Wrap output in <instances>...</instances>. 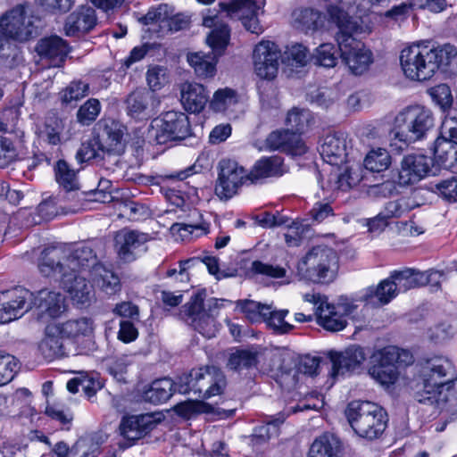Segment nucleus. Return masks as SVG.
<instances>
[{"label":"nucleus","instance_id":"1","mask_svg":"<svg viewBox=\"0 0 457 457\" xmlns=\"http://www.w3.org/2000/svg\"><path fill=\"white\" fill-rule=\"evenodd\" d=\"M329 22L334 37L337 43L342 62L354 75L366 72L373 62L372 52L356 39V36L364 32L363 26L357 18L350 16L338 7L328 9Z\"/></svg>","mask_w":457,"mask_h":457},{"label":"nucleus","instance_id":"2","mask_svg":"<svg viewBox=\"0 0 457 457\" xmlns=\"http://www.w3.org/2000/svg\"><path fill=\"white\" fill-rule=\"evenodd\" d=\"M98 265L93 247L89 244H79L69 248L53 245L44 249L38 268L43 275L50 277L69 271L81 274L90 268L94 270Z\"/></svg>","mask_w":457,"mask_h":457},{"label":"nucleus","instance_id":"3","mask_svg":"<svg viewBox=\"0 0 457 457\" xmlns=\"http://www.w3.org/2000/svg\"><path fill=\"white\" fill-rule=\"evenodd\" d=\"M337 253L325 245L312 247L297 262L296 276L314 284H329L338 272Z\"/></svg>","mask_w":457,"mask_h":457},{"label":"nucleus","instance_id":"4","mask_svg":"<svg viewBox=\"0 0 457 457\" xmlns=\"http://www.w3.org/2000/svg\"><path fill=\"white\" fill-rule=\"evenodd\" d=\"M205 296V290L193 294L179 310V316L204 337L212 338L217 332L215 317L228 301L211 298L204 303Z\"/></svg>","mask_w":457,"mask_h":457},{"label":"nucleus","instance_id":"5","mask_svg":"<svg viewBox=\"0 0 457 457\" xmlns=\"http://www.w3.org/2000/svg\"><path fill=\"white\" fill-rule=\"evenodd\" d=\"M203 25L207 28H212L207 37V44L212 50L211 54L203 53H193L187 55V61L198 77H213L216 72L217 56L220 55L226 48L230 30L227 24L219 23L218 15H209L204 17Z\"/></svg>","mask_w":457,"mask_h":457},{"label":"nucleus","instance_id":"6","mask_svg":"<svg viewBox=\"0 0 457 457\" xmlns=\"http://www.w3.org/2000/svg\"><path fill=\"white\" fill-rule=\"evenodd\" d=\"M345 415L354 432L369 440L378 438L387 425L386 411L369 401L351 402L347 405Z\"/></svg>","mask_w":457,"mask_h":457},{"label":"nucleus","instance_id":"7","mask_svg":"<svg viewBox=\"0 0 457 457\" xmlns=\"http://www.w3.org/2000/svg\"><path fill=\"white\" fill-rule=\"evenodd\" d=\"M175 384L180 394L192 393L198 398L207 399L223 392L226 378L220 369L215 366H204L182 374Z\"/></svg>","mask_w":457,"mask_h":457},{"label":"nucleus","instance_id":"8","mask_svg":"<svg viewBox=\"0 0 457 457\" xmlns=\"http://www.w3.org/2000/svg\"><path fill=\"white\" fill-rule=\"evenodd\" d=\"M432 112L422 105L404 108L395 118L391 135L408 145L422 139L434 127Z\"/></svg>","mask_w":457,"mask_h":457},{"label":"nucleus","instance_id":"9","mask_svg":"<svg viewBox=\"0 0 457 457\" xmlns=\"http://www.w3.org/2000/svg\"><path fill=\"white\" fill-rule=\"evenodd\" d=\"M38 17L28 3L18 4L0 16V34L4 37L26 42L39 34Z\"/></svg>","mask_w":457,"mask_h":457},{"label":"nucleus","instance_id":"10","mask_svg":"<svg viewBox=\"0 0 457 457\" xmlns=\"http://www.w3.org/2000/svg\"><path fill=\"white\" fill-rule=\"evenodd\" d=\"M191 135V126L186 113L169 111L154 119L148 128V138L157 145L181 141Z\"/></svg>","mask_w":457,"mask_h":457},{"label":"nucleus","instance_id":"11","mask_svg":"<svg viewBox=\"0 0 457 457\" xmlns=\"http://www.w3.org/2000/svg\"><path fill=\"white\" fill-rule=\"evenodd\" d=\"M436 55L427 46L412 45L402 50L400 64L404 75L416 81L430 79L436 72Z\"/></svg>","mask_w":457,"mask_h":457},{"label":"nucleus","instance_id":"12","mask_svg":"<svg viewBox=\"0 0 457 457\" xmlns=\"http://www.w3.org/2000/svg\"><path fill=\"white\" fill-rule=\"evenodd\" d=\"M454 376V368L451 361L443 356H434L427 359L422 364L420 378L422 379V389L415 394V399L419 402V397L422 395H430L445 383L451 380Z\"/></svg>","mask_w":457,"mask_h":457},{"label":"nucleus","instance_id":"13","mask_svg":"<svg viewBox=\"0 0 457 457\" xmlns=\"http://www.w3.org/2000/svg\"><path fill=\"white\" fill-rule=\"evenodd\" d=\"M218 5L227 17L241 21L248 31L257 35L262 33L258 15L265 5V0H222Z\"/></svg>","mask_w":457,"mask_h":457},{"label":"nucleus","instance_id":"14","mask_svg":"<svg viewBox=\"0 0 457 457\" xmlns=\"http://www.w3.org/2000/svg\"><path fill=\"white\" fill-rule=\"evenodd\" d=\"M249 180L248 172L236 161L223 159L219 162L215 194L220 200H228L237 194L240 187Z\"/></svg>","mask_w":457,"mask_h":457},{"label":"nucleus","instance_id":"15","mask_svg":"<svg viewBox=\"0 0 457 457\" xmlns=\"http://www.w3.org/2000/svg\"><path fill=\"white\" fill-rule=\"evenodd\" d=\"M96 129L95 135L105 147L108 159H114V162L118 163L119 157L125 151L123 137L126 127L114 119L104 118L96 123Z\"/></svg>","mask_w":457,"mask_h":457},{"label":"nucleus","instance_id":"16","mask_svg":"<svg viewBox=\"0 0 457 457\" xmlns=\"http://www.w3.org/2000/svg\"><path fill=\"white\" fill-rule=\"evenodd\" d=\"M281 51L271 41H261L253 49V60L256 75L262 79H273L278 71Z\"/></svg>","mask_w":457,"mask_h":457},{"label":"nucleus","instance_id":"17","mask_svg":"<svg viewBox=\"0 0 457 457\" xmlns=\"http://www.w3.org/2000/svg\"><path fill=\"white\" fill-rule=\"evenodd\" d=\"M160 421L153 413L123 417L119 426L120 435L126 442L120 443L123 448L131 446L136 441L150 433Z\"/></svg>","mask_w":457,"mask_h":457},{"label":"nucleus","instance_id":"18","mask_svg":"<svg viewBox=\"0 0 457 457\" xmlns=\"http://www.w3.org/2000/svg\"><path fill=\"white\" fill-rule=\"evenodd\" d=\"M52 276L60 277L63 288L70 295L73 303L79 308L87 307L95 301L93 285L80 273L69 271L52 274Z\"/></svg>","mask_w":457,"mask_h":457},{"label":"nucleus","instance_id":"19","mask_svg":"<svg viewBox=\"0 0 457 457\" xmlns=\"http://www.w3.org/2000/svg\"><path fill=\"white\" fill-rule=\"evenodd\" d=\"M262 144L258 146L261 151H278L292 155H302L307 151L301 137L286 129L271 131Z\"/></svg>","mask_w":457,"mask_h":457},{"label":"nucleus","instance_id":"20","mask_svg":"<svg viewBox=\"0 0 457 457\" xmlns=\"http://www.w3.org/2000/svg\"><path fill=\"white\" fill-rule=\"evenodd\" d=\"M433 159L423 154H408L401 162L398 182L401 186L413 185L427 177Z\"/></svg>","mask_w":457,"mask_h":457},{"label":"nucleus","instance_id":"21","mask_svg":"<svg viewBox=\"0 0 457 457\" xmlns=\"http://www.w3.org/2000/svg\"><path fill=\"white\" fill-rule=\"evenodd\" d=\"M151 239L147 233L129 228H122L115 233L114 248L120 260L132 262L137 257V250Z\"/></svg>","mask_w":457,"mask_h":457},{"label":"nucleus","instance_id":"22","mask_svg":"<svg viewBox=\"0 0 457 457\" xmlns=\"http://www.w3.org/2000/svg\"><path fill=\"white\" fill-rule=\"evenodd\" d=\"M328 357L332 362L331 376L336 378L359 369L366 360V353L362 347L351 345L343 352H329Z\"/></svg>","mask_w":457,"mask_h":457},{"label":"nucleus","instance_id":"23","mask_svg":"<svg viewBox=\"0 0 457 457\" xmlns=\"http://www.w3.org/2000/svg\"><path fill=\"white\" fill-rule=\"evenodd\" d=\"M96 24L97 17L95 9L82 5L67 16L63 29L66 36L79 37L89 33Z\"/></svg>","mask_w":457,"mask_h":457},{"label":"nucleus","instance_id":"24","mask_svg":"<svg viewBox=\"0 0 457 457\" xmlns=\"http://www.w3.org/2000/svg\"><path fill=\"white\" fill-rule=\"evenodd\" d=\"M33 308L38 320L55 319L64 311V298L60 293L43 289L34 293Z\"/></svg>","mask_w":457,"mask_h":457},{"label":"nucleus","instance_id":"25","mask_svg":"<svg viewBox=\"0 0 457 457\" xmlns=\"http://www.w3.org/2000/svg\"><path fill=\"white\" fill-rule=\"evenodd\" d=\"M128 114L135 119H146L154 115L160 101L154 92L146 89L136 90L126 100Z\"/></svg>","mask_w":457,"mask_h":457},{"label":"nucleus","instance_id":"26","mask_svg":"<svg viewBox=\"0 0 457 457\" xmlns=\"http://www.w3.org/2000/svg\"><path fill=\"white\" fill-rule=\"evenodd\" d=\"M7 305L10 321L21 318L24 313L33 309L34 293L18 287L10 291L3 292Z\"/></svg>","mask_w":457,"mask_h":457},{"label":"nucleus","instance_id":"27","mask_svg":"<svg viewBox=\"0 0 457 457\" xmlns=\"http://www.w3.org/2000/svg\"><path fill=\"white\" fill-rule=\"evenodd\" d=\"M76 159L80 163L94 161L97 165L103 166L107 170H112L114 165L118 164L114 162V159H108L105 147L96 135L81 144L77 151Z\"/></svg>","mask_w":457,"mask_h":457},{"label":"nucleus","instance_id":"28","mask_svg":"<svg viewBox=\"0 0 457 457\" xmlns=\"http://www.w3.org/2000/svg\"><path fill=\"white\" fill-rule=\"evenodd\" d=\"M63 337L57 324H49L46 327L45 337L38 345V349L46 360L53 361L67 355Z\"/></svg>","mask_w":457,"mask_h":457},{"label":"nucleus","instance_id":"29","mask_svg":"<svg viewBox=\"0 0 457 457\" xmlns=\"http://www.w3.org/2000/svg\"><path fill=\"white\" fill-rule=\"evenodd\" d=\"M436 394L419 397V403L435 405L437 409L453 411L457 409V379L453 378L437 389Z\"/></svg>","mask_w":457,"mask_h":457},{"label":"nucleus","instance_id":"30","mask_svg":"<svg viewBox=\"0 0 457 457\" xmlns=\"http://www.w3.org/2000/svg\"><path fill=\"white\" fill-rule=\"evenodd\" d=\"M320 153L324 162L339 165L345 162L346 139L343 133L328 134L323 138Z\"/></svg>","mask_w":457,"mask_h":457},{"label":"nucleus","instance_id":"31","mask_svg":"<svg viewBox=\"0 0 457 457\" xmlns=\"http://www.w3.org/2000/svg\"><path fill=\"white\" fill-rule=\"evenodd\" d=\"M286 172L287 169L284 164V159L278 155H273L258 160L248 172V179L252 183H256L264 179L281 177Z\"/></svg>","mask_w":457,"mask_h":457},{"label":"nucleus","instance_id":"32","mask_svg":"<svg viewBox=\"0 0 457 457\" xmlns=\"http://www.w3.org/2000/svg\"><path fill=\"white\" fill-rule=\"evenodd\" d=\"M36 50L42 58L49 60L53 66H60L69 53V46L62 37L52 36L40 39Z\"/></svg>","mask_w":457,"mask_h":457},{"label":"nucleus","instance_id":"33","mask_svg":"<svg viewBox=\"0 0 457 457\" xmlns=\"http://www.w3.org/2000/svg\"><path fill=\"white\" fill-rule=\"evenodd\" d=\"M342 311L345 313L351 312L349 307L341 304L335 306L329 303L323 305L321 303L317 309L318 323L329 331L342 330L347 323L345 315L341 313Z\"/></svg>","mask_w":457,"mask_h":457},{"label":"nucleus","instance_id":"34","mask_svg":"<svg viewBox=\"0 0 457 457\" xmlns=\"http://www.w3.org/2000/svg\"><path fill=\"white\" fill-rule=\"evenodd\" d=\"M209 100V94L204 87L198 83H185L181 87V104L193 113L202 112Z\"/></svg>","mask_w":457,"mask_h":457},{"label":"nucleus","instance_id":"35","mask_svg":"<svg viewBox=\"0 0 457 457\" xmlns=\"http://www.w3.org/2000/svg\"><path fill=\"white\" fill-rule=\"evenodd\" d=\"M395 285L389 278L382 280L377 287H370L361 296L366 305L381 307L389 303L397 295Z\"/></svg>","mask_w":457,"mask_h":457},{"label":"nucleus","instance_id":"36","mask_svg":"<svg viewBox=\"0 0 457 457\" xmlns=\"http://www.w3.org/2000/svg\"><path fill=\"white\" fill-rule=\"evenodd\" d=\"M53 452L56 457H96L100 453V445L91 439H79L70 448L61 441L55 444Z\"/></svg>","mask_w":457,"mask_h":457},{"label":"nucleus","instance_id":"37","mask_svg":"<svg viewBox=\"0 0 457 457\" xmlns=\"http://www.w3.org/2000/svg\"><path fill=\"white\" fill-rule=\"evenodd\" d=\"M63 130V120L58 116L52 114L46 117L42 124L37 126L36 134L40 144L57 146L62 144Z\"/></svg>","mask_w":457,"mask_h":457},{"label":"nucleus","instance_id":"38","mask_svg":"<svg viewBox=\"0 0 457 457\" xmlns=\"http://www.w3.org/2000/svg\"><path fill=\"white\" fill-rule=\"evenodd\" d=\"M373 363H379L384 366L406 367L413 363L414 358L409 350L401 349L394 345H388L373 353L371 357Z\"/></svg>","mask_w":457,"mask_h":457},{"label":"nucleus","instance_id":"39","mask_svg":"<svg viewBox=\"0 0 457 457\" xmlns=\"http://www.w3.org/2000/svg\"><path fill=\"white\" fill-rule=\"evenodd\" d=\"M308 457H342V443L335 435L325 433L313 441Z\"/></svg>","mask_w":457,"mask_h":457},{"label":"nucleus","instance_id":"40","mask_svg":"<svg viewBox=\"0 0 457 457\" xmlns=\"http://www.w3.org/2000/svg\"><path fill=\"white\" fill-rule=\"evenodd\" d=\"M54 173L57 183L65 191L67 197L71 195L75 200L79 190L77 171L66 161L59 160L54 167Z\"/></svg>","mask_w":457,"mask_h":457},{"label":"nucleus","instance_id":"41","mask_svg":"<svg viewBox=\"0 0 457 457\" xmlns=\"http://www.w3.org/2000/svg\"><path fill=\"white\" fill-rule=\"evenodd\" d=\"M436 65V71L441 70L442 72L449 75H457V47L451 44H445L437 47L430 49Z\"/></svg>","mask_w":457,"mask_h":457},{"label":"nucleus","instance_id":"42","mask_svg":"<svg viewBox=\"0 0 457 457\" xmlns=\"http://www.w3.org/2000/svg\"><path fill=\"white\" fill-rule=\"evenodd\" d=\"M433 154L439 165L445 169L457 167V145L442 135L438 137L434 144Z\"/></svg>","mask_w":457,"mask_h":457},{"label":"nucleus","instance_id":"43","mask_svg":"<svg viewBox=\"0 0 457 457\" xmlns=\"http://www.w3.org/2000/svg\"><path fill=\"white\" fill-rule=\"evenodd\" d=\"M176 384L169 378H162L154 380L143 394V398L145 402L159 404L165 403L173 395L176 390L174 388Z\"/></svg>","mask_w":457,"mask_h":457},{"label":"nucleus","instance_id":"44","mask_svg":"<svg viewBox=\"0 0 457 457\" xmlns=\"http://www.w3.org/2000/svg\"><path fill=\"white\" fill-rule=\"evenodd\" d=\"M57 326L62 332L63 337L71 339L90 337L95 328L94 320L87 317L69 320L65 322L58 323Z\"/></svg>","mask_w":457,"mask_h":457},{"label":"nucleus","instance_id":"45","mask_svg":"<svg viewBox=\"0 0 457 457\" xmlns=\"http://www.w3.org/2000/svg\"><path fill=\"white\" fill-rule=\"evenodd\" d=\"M91 276L95 284L106 295H112L120 290L119 277L103 265L96 266Z\"/></svg>","mask_w":457,"mask_h":457},{"label":"nucleus","instance_id":"46","mask_svg":"<svg viewBox=\"0 0 457 457\" xmlns=\"http://www.w3.org/2000/svg\"><path fill=\"white\" fill-rule=\"evenodd\" d=\"M259 353L254 347L237 348L228 357V367L233 370L251 369L258 363Z\"/></svg>","mask_w":457,"mask_h":457},{"label":"nucleus","instance_id":"47","mask_svg":"<svg viewBox=\"0 0 457 457\" xmlns=\"http://www.w3.org/2000/svg\"><path fill=\"white\" fill-rule=\"evenodd\" d=\"M312 120V113L308 109L294 107L288 111L286 117L285 124L287 127L286 129L300 136L309 128Z\"/></svg>","mask_w":457,"mask_h":457},{"label":"nucleus","instance_id":"48","mask_svg":"<svg viewBox=\"0 0 457 457\" xmlns=\"http://www.w3.org/2000/svg\"><path fill=\"white\" fill-rule=\"evenodd\" d=\"M0 34V64L12 69L23 62L20 47Z\"/></svg>","mask_w":457,"mask_h":457},{"label":"nucleus","instance_id":"49","mask_svg":"<svg viewBox=\"0 0 457 457\" xmlns=\"http://www.w3.org/2000/svg\"><path fill=\"white\" fill-rule=\"evenodd\" d=\"M249 271L253 275H261L270 278H284L280 283L281 285H287L291 283L290 278L287 275V270L278 265L265 263L261 261H253Z\"/></svg>","mask_w":457,"mask_h":457},{"label":"nucleus","instance_id":"50","mask_svg":"<svg viewBox=\"0 0 457 457\" xmlns=\"http://www.w3.org/2000/svg\"><path fill=\"white\" fill-rule=\"evenodd\" d=\"M392 283L395 285V290L398 293L405 292L411 288L420 286V271L411 269L404 270H395L389 277Z\"/></svg>","mask_w":457,"mask_h":457},{"label":"nucleus","instance_id":"51","mask_svg":"<svg viewBox=\"0 0 457 457\" xmlns=\"http://www.w3.org/2000/svg\"><path fill=\"white\" fill-rule=\"evenodd\" d=\"M285 420L284 415L279 414L278 417H270L264 424L254 428L252 436V441L255 445H261L267 442L271 436L278 434V426Z\"/></svg>","mask_w":457,"mask_h":457},{"label":"nucleus","instance_id":"52","mask_svg":"<svg viewBox=\"0 0 457 457\" xmlns=\"http://www.w3.org/2000/svg\"><path fill=\"white\" fill-rule=\"evenodd\" d=\"M391 156L386 149L378 147L371 149L364 159V166L372 172H381L390 166Z\"/></svg>","mask_w":457,"mask_h":457},{"label":"nucleus","instance_id":"53","mask_svg":"<svg viewBox=\"0 0 457 457\" xmlns=\"http://www.w3.org/2000/svg\"><path fill=\"white\" fill-rule=\"evenodd\" d=\"M20 368L21 363L14 355L0 351V386L11 382Z\"/></svg>","mask_w":457,"mask_h":457},{"label":"nucleus","instance_id":"54","mask_svg":"<svg viewBox=\"0 0 457 457\" xmlns=\"http://www.w3.org/2000/svg\"><path fill=\"white\" fill-rule=\"evenodd\" d=\"M237 307L245 313V317L252 322L263 320L270 312V306L262 304L253 300H239L237 302Z\"/></svg>","mask_w":457,"mask_h":457},{"label":"nucleus","instance_id":"55","mask_svg":"<svg viewBox=\"0 0 457 457\" xmlns=\"http://www.w3.org/2000/svg\"><path fill=\"white\" fill-rule=\"evenodd\" d=\"M237 103V92L231 88L225 87L217 90L210 102V107L214 112H225L228 107Z\"/></svg>","mask_w":457,"mask_h":457},{"label":"nucleus","instance_id":"56","mask_svg":"<svg viewBox=\"0 0 457 457\" xmlns=\"http://www.w3.org/2000/svg\"><path fill=\"white\" fill-rule=\"evenodd\" d=\"M337 49L333 44L324 43L316 48L312 57L314 63L326 68L335 67L337 62Z\"/></svg>","mask_w":457,"mask_h":457},{"label":"nucleus","instance_id":"57","mask_svg":"<svg viewBox=\"0 0 457 457\" xmlns=\"http://www.w3.org/2000/svg\"><path fill=\"white\" fill-rule=\"evenodd\" d=\"M369 374L381 385L394 384L398 378L396 366H384L379 363H373L369 370Z\"/></svg>","mask_w":457,"mask_h":457},{"label":"nucleus","instance_id":"58","mask_svg":"<svg viewBox=\"0 0 457 457\" xmlns=\"http://www.w3.org/2000/svg\"><path fill=\"white\" fill-rule=\"evenodd\" d=\"M288 313L287 310L272 311L270 309L268 316L263 319L267 325L273 329L276 334H286L290 332L294 326L285 321V317Z\"/></svg>","mask_w":457,"mask_h":457},{"label":"nucleus","instance_id":"59","mask_svg":"<svg viewBox=\"0 0 457 457\" xmlns=\"http://www.w3.org/2000/svg\"><path fill=\"white\" fill-rule=\"evenodd\" d=\"M408 198H400L395 201H389L386 204L384 209L380 212L389 221L391 219H398L410 212L413 208Z\"/></svg>","mask_w":457,"mask_h":457},{"label":"nucleus","instance_id":"60","mask_svg":"<svg viewBox=\"0 0 457 457\" xmlns=\"http://www.w3.org/2000/svg\"><path fill=\"white\" fill-rule=\"evenodd\" d=\"M295 22L303 30H315L321 23V13L306 8L295 13Z\"/></svg>","mask_w":457,"mask_h":457},{"label":"nucleus","instance_id":"61","mask_svg":"<svg viewBox=\"0 0 457 457\" xmlns=\"http://www.w3.org/2000/svg\"><path fill=\"white\" fill-rule=\"evenodd\" d=\"M101 111L100 102L96 98H90L82 104L77 112L78 121L83 125L91 124Z\"/></svg>","mask_w":457,"mask_h":457},{"label":"nucleus","instance_id":"62","mask_svg":"<svg viewBox=\"0 0 457 457\" xmlns=\"http://www.w3.org/2000/svg\"><path fill=\"white\" fill-rule=\"evenodd\" d=\"M19 159V153L12 140L0 136V168H5Z\"/></svg>","mask_w":457,"mask_h":457},{"label":"nucleus","instance_id":"63","mask_svg":"<svg viewBox=\"0 0 457 457\" xmlns=\"http://www.w3.org/2000/svg\"><path fill=\"white\" fill-rule=\"evenodd\" d=\"M89 91V86L82 81H72L62 92V100L63 103L70 104L85 97Z\"/></svg>","mask_w":457,"mask_h":457},{"label":"nucleus","instance_id":"64","mask_svg":"<svg viewBox=\"0 0 457 457\" xmlns=\"http://www.w3.org/2000/svg\"><path fill=\"white\" fill-rule=\"evenodd\" d=\"M432 190L448 202H457V178L442 180Z\"/></svg>","mask_w":457,"mask_h":457}]
</instances>
